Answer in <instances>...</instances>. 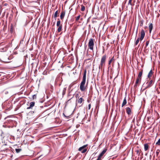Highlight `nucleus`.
<instances>
[{
	"label": "nucleus",
	"mask_w": 160,
	"mask_h": 160,
	"mask_svg": "<svg viewBox=\"0 0 160 160\" xmlns=\"http://www.w3.org/2000/svg\"><path fill=\"white\" fill-rule=\"evenodd\" d=\"M143 70H142L138 74L137 78L142 79V73Z\"/></svg>",
	"instance_id": "16"
},
{
	"label": "nucleus",
	"mask_w": 160,
	"mask_h": 160,
	"mask_svg": "<svg viewBox=\"0 0 160 160\" xmlns=\"http://www.w3.org/2000/svg\"><path fill=\"white\" fill-rule=\"evenodd\" d=\"M127 101L126 97H125L123 100V102L122 104V107L124 106L127 103Z\"/></svg>",
	"instance_id": "17"
},
{
	"label": "nucleus",
	"mask_w": 160,
	"mask_h": 160,
	"mask_svg": "<svg viewBox=\"0 0 160 160\" xmlns=\"http://www.w3.org/2000/svg\"><path fill=\"white\" fill-rule=\"evenodd\" d=\"M137 32H138V31H136V37H137Z\"/></svg>",
	"instance_id": "42"
},
{
	"label": "nucleus",
	"mask_w": 160,
	"mask_h": 160,
	"mask_svg": "<svg viewBox=\"0 0 160 160\" xmlns=\"http://www.w3.org/2000/svg\"><path fill=\"white\" fill-rule=\"evenodd\" d=\"M65 12L64 11H62L61 12L60 16V19L61 20L63 19L65 15Z\"/></svg>",
	"instance_id": "12"
},
{
	"label": "nucleus",
	"mask_w": 160,
	"mask_h": 160,
	"mask_svg": "<svg viewBox=\"0 0 160 160\" xmlns=\"http://www.w3.org/2000/svg\"><path fill=\"white\" fill-rule=\"evenodd\" d=\"M60 23H61L60 21V20L59 19H58V21H57V27L60 26V25H61Z\"/></svg>",
	"instance_id": "23"
},
{
	"label": "nucleus",
	"mask_w": 160,
	"mask_h": 160,
	"mask_svg": "<svg viewBox=\"0 0 160 160\" xmlns=\"http://www.w3.org/2000/svg\"><path fill=\"white\" fill-rule=\"evenodd\" d=\"M50 88L51 89H53V87L52 85H50Z\"/></svg>",
	"instance_id": "37"
},
{
	"label": "nucleus",
	"mask_w": 160,
	"mask_h": 160,
	"mask_svg": "<svg viewBox=\"0 0 160 160\" xmlns=\"http://www.w3.org/2000/svg\"><path fill=\"white\" fill-rule=\"evenodd\" d=\"M141 79H142L140 78H137L134 86V89H137V87L141 83Z\"/></svg>",
	"instance_id": "5"
},
{
	"label": "nucleus",
	"mask_w": 160,
	"mask_h": 160,
	"mask_svg": "<svg viewBox=\"0 0 160 160\" xmlns=\"http://www.w3.org/2000/svg\"><path fill=\"white\" fill-rule=\"evenodd\" d=\"M37 93L36 94H34L32 95V98L33 99H36L37 98Z\"/></svg>",
	"instance_id": "26"
},
{
	"label": "nucleus",
	"mask_w": 160,
	"mask_h": 160,
	"mask_svg": "<svg viewBox=\"0 0 160 160\" xmlns=\"http://www.w3.org/2000/svg\"><path fill=\"white\" fill-rule=\"evenodd\" d=\"M114 57L113 56V57L112 58H109V59L108 61V65L110 66V64L112 62H114L115 59H114Z\"/></svg>",
	"instance_id": "10"
},
{
	"label": "nucleus",
	"mask_w": 160,
	"mask_h": 160,
	"mask_svg": "<svg viewBox=\"0 0 160 160\" xmlns=\"http://www.w3.org/2000/svg\"><path fill=\"white\" fill-rule=\"evenodd\" d=\"M75 96L76 98H79V94H78V92H75Z\"/></svg>",
	"instance_id": "29"
},
{
	"label": "nucleus",
	"mask_w": 160,
	"mask_h": 160,
	"mask_svg": "<svg viewBox=\"0 0 160 160\" xmlns=\"http://www.w3.org/2000/svg\"><path fill=\"white\" fill-rule=\"evenodd\" d=\"M80 15H79L78 16H77L76 18V21H78V20L79 19V18H80Z\"/></svg>",
	"instance_id": "32"
},
{
	"label": "nucleus",
	"mask_w": 160,
	"mask_h": 160,
	"mask_svg": "<svg viewBox=\"0 0 160 160\" xmlns=\"http://www.w3.org/2000/svg\"><path fill=\"white\" fill-rule=\"evenodd\" d=\"M35 102H31L29 103V106L27 107V109H29L32 108L34 106Z\"/></svg>",
	"instance_id": "9"
},
{
	"label": "nucleus",
	"mask_w": 160,
	"mask_h": 160,
	"mask_svg": "<svg viewBox=\"0 0 160 160\" xmlns=\"http://www.w3.org/2000/svg\"><path fill=\"white\" fill-rule=\"evenodd\" d=\"M135 2V0H129L128 5L131 6H133L134 5V3Z\"/></svg>",
	"instance_id": "11"
},
{
	"label": "nucleus",
	"mask_w": 160,
	"mask_h": 160,
	"mask_svg": "<svg viewBox=\"0 0 160 160\" xmlns=\"http://www.w3.org/2000/svg\"><path fill=\"white\" fill-rule=\"evenodd\" d=\"M43 157V155H41L39 157H38V158H40V159H41Z\"/></svg>",
	"instance_id": "36"
},
{
	"label": "nucleus",
	"mask_w": 160,
	"mask_h": 160,
	"mask_svg": "<svg viewBox=\"0 0 160 160\" xmlns=\"http://www.w3.org/2000/svg\"><path fill=\"white\" fill-rule=\"evenodd\" d=\"M97 160H100L98 158L97 159Z\"/></svg>",
	"instance_id": "46"
},
{
	"label": "nucleus",
	"mask_w": 160,
	"mask_h": 160,
	"mask_svg": "<svg viewBox=\"0 0 160 160\" xmlns=\"http://www.w3.org/2000/svg\"><path fill=\"white\" fill-rule=\"evenodd\" d=\"M156 144L158 145H160V139H159L158 141L156 142Z\"/></svg>",
	"instance_id": "31"
},
{
	"label": "nucleus",
	"mask_w": 160,
	"mask_h": 160,
	"mask_svg": "<svg viewBox=\"0 0 160 160\" xmlns=\"http://www.w3.org/2000/svg\"><path fill=\"white\" fill-rule=\"evenodd\" d=\"M157 92L158 93H159V92H158V91H157Z\"/></svg>",
	"instance_id": "45"
},
{
	"label": "nucleus",
	"mask_w": 160,
	"mask_h": 160,
	"mask_svg": "<svg viewBox=\"0 0 160 160\" xmlns=\"http://www.w3.org/2000/svg\"><path fill=\"white\" fill-rule=\"evenodd\" d=\"M98 158L99 159H100V160H101L102 158V157L99 155L98 156Z\"/></svg>",
	"instance_id": "35"
},
{
	"label": "nucleus",
	"mask_w": 160,
	"mask_h": 160,
	"mask_svg": "<svg viewBox=\"0 0 160 160\" xmlns=\"http://www.w3.org/2000/svg\"><path fill=\"white\" fill-rule=\"evenodd\" d=\"M153 28V25L152 23H151L149 24V32L150 33H151V31Z\"/></svg>",
	"instance_id": "14"
},
{
	"label": "nucleus",
	"mask_w": 160,
	"mask_h": 160,
	"mask_svg": "<svg viewBox=\"0 0 160 160\" xmlns=\"http://www.w3.org/2000/svg\"><path fill=\"white\" fill-rule=\"evenodd\" d=\"M82 98H81L78 100V103H81L82 102Z\"/></svg>",
	"instance_id": "24"
},
{
	"label": "nucleus",
	"mask_w": 160,
	"mask_h": 160,
	"mask_svg": "<svg viewBox=\"0 0 160 160\" xmlns=\"http://www.w3.org/2000/svg\"><path fill=\"white\" fill-rule=\"evenodd\" d=\"M107 151V149H106L104 150H103L102 152L99 155L101 157H102L103 155Z\"/></svg>",
	"instance_id": "19"
},
{
	"label": "nucleus",
	"mask_w": 160,
	"mask_h": 160,
	"mask_svg": "<svg viewBox=\"0 0 160 160\" xmlns=\"http://www.w3.org/2000/svg\"><path fill=\"white\" fill-rule=\"evenodd\" d=\"M153 72L152 71V70H151L150 72H149L148 75V77L149 78H150L152 76V74H153Z\"/></svg>",
	"instance_id": "15"
},
{
	"label": "nucleus",
	"mask_w": 160,
	"mask_h": 160,
	"mask_svg": "<svg viewBox=\"0 0 160 160\" xmlns=\"http://www.w3.org/2000/svg\"><path fill=\"white\" fill-rule=\"evenodd\" d=\"M75 94V93L73 92V91H69L68 93V96H70L72 97L70 98L66 102V104L67 105L69 102H71V100L73 97V96Z\"/></svg>",
	"instance_id": "4"
},
{
	"label": "nucleus",
	"mask_w": 160,
	"mask_h": 160,
	"mask_svg": "<svg viewBox=\"0 0 160 160\" xmlns=\"http://www.w3.org/2000/svg\"><path fill=\"white\" fill-rule=\"evenodd\" d=\"M91 108V104H89L88 105V109L89 110Z\"/></svg>",
	"instance_id": "39"
},
{
	"label": "nucleus",
	"mask_w": 160,
	"mask_h": 160,
	"mask_svg": "<svg viewBox=\"0 0 160 160\" xmlns=\"http://www.w3.org/2000/svg\"><path fill=\"white\" fill-rule=\"evenodd\" d=\"M86 71H84L82 81L80 84V90H85L87 89L86 87L85 86L86 79Z\"/></svg>",
	"instance_id": "1"
},
{
	"label": "nucleus",
	"mask_w": 160,
	"mask_h": 160,
	"mask_svg": "<svg viewBox=\"0 0 160 160\" xmlns=\"http://www.w3.org/2000/svg\"><path fill=\"white\" fill-rule=\"evenodd\" d=\"M94 45V40L92 38H90L89 41L88 46L91 50H93V47Z\"/></svg>",
	"instance_id": "3"
},
{
	"label": "nucleus",
	"mask_w": 160,
	"mask_h": 160,
	"mask_svg": "<svg viewBox=\"0 0 160 160\" xmlns=\"http://www.w3.org/2000/svg\"><path fill=\"white\" fill-rule=\"evenodd\" d=\"M85 10V7L83 5H81V11H84Z\"/></svg>",
	"instance_id": "25"
},
{
	"label": "nucleus",
	"mask_w": 160,
	"mask_h": 160,
	"mask_svg": "<svg viewBox=\"0 0 160 160\" xmlns=\"http://www.w3.org/2000/svg\"><path fill=\"white\" fill-rule=\"evenodd\" d=\"M136 152L137 154L138 155V156H139L140 154V152H139V151L138 150V149L136 150Z\"/></svg>",
	"instance_id": "30"
},
{
	"label": "nucleus",
	"mask_w": 160,
	"mask_h": 160,
	"mask_svg": "<svg viewBox=\"0 0 160 160\" xmlns=\"http://www.w3.org/2000/svg\"><path fill=\"white\" fill-rule=\"evenodd\" d=\"M97 153H94L92 155V156H93L94 155H95V154H96Z\"/></svg>",
	"instance_id": "41"
},
{
	"label": "nucleus",
	"mask_w": 160,
	"mask_h": 160,
	"mask_svg": "<svg viewBox=\"0 0 160 160\" xmlns=\"http://www.w3.org/2000/svg\"><path fill=\"white\" fill-rule=\"evenodd\" d=\"M8 93V92H7L5 93H6V94H7V93Z\"/></svg>",
	"instance_id": "44"
},
{
	"label": "nucleus",
	"mask_w": 160,
	"mask_h": 160,
	"mask_svg": "<svg viewBox=\"0 0 160 160\" xmlns=\"http://www.w3.org/2000/svg\"><path fill=\"white\" fill-rule=\"evenodd\" d=\"M153 81L152 80H150V81L148 82H147V83H148V85L147 86H146L143 89V90H144L148 88L149 87H150L152 86V84L153 83Z\"/></svg>",
	"instance_id": "8"
},
{
	"label": "nucleus",
	"mask_w": 160,
	"mask_h": 160,
	"mask_svg": "<svg viewBox=\"0 0 160 160\" xmlns=\"http://www.w3.org/2000/svg\"><path fill=\"white\" fill-rule=\"evenodd\" d=\"M126 111L128 115L130 114L131 113V109L129 107H127L126 108Z\"/></svg>",
	"instance_id": "13"
},
{
	"label": "nucleus",
	"mask_w": 160,
	"mask_h": 160,
	"mask_svg": "<svg viewBox=\"0 0 160 160\" xmlns=\"http://www.w3.org/2000/svg\"><path fill=\"white\" fill-rule=\"evenodd\" d=\"M10 31H11V32H12V29H11V30H10Z\"/></svg>",
	"instance_id": "43"
},
{
	"label": "nucleus",
	"mask_w": 160,
	"mask_h": 160,
	"mask_svg": "<svg viewBox=\"0 0 160 160\" xmlns=\"http://www.w3.org/2000/svg\"><path fill=\"white\" fill-rule=\"evenodd\" d=\"M60 12V11L58 12V11L57 10L55 12L54 14L53 15V16L54 18L56 19V17L58 16V14Z\"/></svg>",
	"instance_id": "18"
},
{
	"label": "nucleus",
	"mask_w": 160,
	"mask_h": 160,
	"mask_svg": "<svg viewBox=\"0 0 160 160\" xmlns=\"http://www.w3.org/2000/svg\"><path fill=\"white\" fill-rule=\"evenodd\" d=\"M106 56L105 55L103 56L101 59L100 63L99 66V69H102L103 67L105 65L106 60Z\"/></svg>",
	"instance_id": "2"
},
{
	"label": "nucleus",
	"mask_w": 160,
	"mask_h": 160,
	"mask_svg": "<svg viewBox=\"0 0 160 160\" xmlns=\"http://www.w3.org/2000/svg\"><path fill=\"white\" fill-rule=\"evenodd\" d=\"M145 84L144 83L143 85H142V87H145Z\"/></svg>",
	"instance_id": "40"
},
{
	"label": "nucleus",
	"mask_w": 160,
	"mask_h": 160,
	"mask_svg": "<svg viewBox=\"0 0 160 160\" xmlns=\"http://www.w3.org/2000/svg\"><path fill=\"white\" fill-rule=\"evenodd\" d=\"M139 40H140V38H139V37L138 38L135 42V45L136 46L138 44V43L139 42Z\"/></svg>",
	"instance_id": "22"
},
{
	"label": "nucleus",
	"mask_w": 160,
	"mask_h": 160,
	"mask_svg": "<svg viewBox=\"0 0 160 160\" xmlns=\"http://www.w3.org/2000/svg\"><path fill=\"white\" fill-rule=\"evenodd\" d=\"M143 20H140V26H142L143 25Z\"/></svg>",
	"instance_id": "28"
},
{
	"label": "nucleus",
	"mask_w": 160,
	"mask_h": 160,
	"mask_svg": "<svg viewBox=\"0 0 160 160\" xmlns=\"http://www.w3.org/2000/svg\"><path fill=\"white\" fill-rule=\"evenodd\" d=\"M63 115L66 118H69V116H67L65 115L64 114V113H63Z\"/></svg>",
	"instance_id": "38"
},
{
	"label": "nucleus",
	"mask_w": 160,
	"mask_h": 160,
	"mask_svg": "<svg viewBox=\"0 0 160 160\" xmlns=\"http://www.w3.org/2000/svg\"><path fill=\"white\" fill-rule=\"evenodd\" d=\"M147 153H146V154H145V155H146V156H147Z\"/></svg>",
	"instance_id": "47"
},
{
	"label": "nucleus",
	"mask_w": 160,
	"mask_h": 160,
	"mask_svg": "<svg viewBox=\"0 0 160 160\" xmlns=\"http://www.w3.org/2000/svg\"><path fill=\"white\" fill-rule=\"evenodd\" d=\"M140 40L141 41H142L145 35V33L144 32V30L143 29H142L140 32Z\"/></svg>",
	"instance_id": "7"
},
{
	"label": "nucleus",
	"mask_w": 160,
	"mask_h": 160,
	"mask_svg": "<svg viewBox=\"0 0 160 160\" xmlns=\"http://www.w3.org/2000/svg\"><path fill=\"white\" fill-rule=\"evenodd\" d=\"M58 29L57 31L58 32H60L62 30V25L61 24L60 26H58Z\"/></svg>",
	"instance_id": "21"
},
{
	"label": "nucleus",
	"mask_w": 160,
	"mask_h": 160,
	"mask_svg": "<svg viewBox=\"0 0 160 160\" xmlns=\"http://www.w3.org/2000/svg\"><path fill=\"white\" fill-rule=\"evenodd\" d=\"M87 146V144L83 146H82L79 148L78 151H81L82 153H85L87 151V149L86 148Z\"/></svg>",
	"instance_id": "6"
},
{
	"label": "nucleus",
	"mask_w": 160,
	"mask_h": 160,
	"mask_svg": "<svg viewBox=\"0 0 160 160\" xmlns=\"http://www.w3.org/2000/svg\"><path fill=\"white\" fill-rule=\"evenodd\" d=\"M22 149H17L16 148L15 149V151L17 153H18L19 152H20L21 151Z\"/></svg>",
	"instance_id": "27"
},
{
	"label": "nucleus",
	"mask_w": 160,
	"mask_h": 160,
	"mask_svg": "<svg viewBox=\"0 0 160 160\" xmlns=\"http://www.w3.org/2000/svg\"><path fill=\"white\" fill-rule=\"evenodd\" d=\"M149 43V42L148 41H146V47H147Z\"/></svg>",
	"instance_id": "34"
},
{
	"label": "nucleus",
	"mask_w": 160,
	"mask_h": 160,
	"mask_svg": "<svg viewBox=\"0 0 160 160\" xmlns=\"http://www.w3.org/2000/svg\"><path fill=\"white\" fill-rule=\"evenodd\" d=\"M160 150L159 149H157L156 152V154L157 155V156H158Z\"/></svg>",
	"instance_id": "33"
},
{
	"label": "nucleus",
	"mask_w": 160,
	"mask_h": 160,
	"mask_svg": "<svg viewBox=\"0 0 160 160\" xmlns=\"http://www.w3.org/2000/svg\"><path fill=\"white\" fill-rule=\"evenodd\" d=\"M144 149L145 151L147 150L148 149V145L147 143H146L144 144Z\"/></svg>",
	"instance_id": "20"
}]
</instances>
